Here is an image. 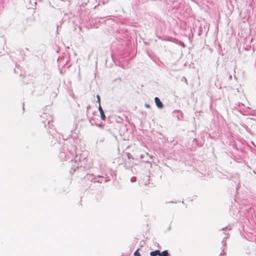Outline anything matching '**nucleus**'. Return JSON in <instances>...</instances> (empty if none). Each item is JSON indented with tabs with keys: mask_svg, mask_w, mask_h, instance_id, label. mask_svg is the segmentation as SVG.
I'll return each instance as SVG.
<instances>
[{
	"mask_svg": "<svg viewBox=\"0 0 256 256\" xmlns=\"http://www.w3.org/2000/svg\"><path fill=\"white\" fill-rule=\"evenodd\" d=\"M126 154L128 159H133L132 156L130 152H126Z\"/></svg>",
	"mask_w": 256,
	"mask_h": 256,
	"instance_id": "nucleus-8",
	"label": "nucleus"
},
{
	"mask_svg": "<svg viewBox=\"0 0 256 256\" xmlns=\"http://www.w3.org/2000/svg\"><path fill=\"white\" fill-rule=\"evenodd\" d=\"M139 249H138L136 251L134 252V256H141L140 254L138 252Z\"/></svg>",
	"mask_w": 256,
	"mask_h": 256,
	"instance_id": "nucleus-9",
	"label": "nucleus"
},
{
	"mask_svg": "<svg viewBox=\"0 0 256 256\" xmlns=\"http://www.w3.org/2000/svg\"><path fill=\"white\" fill-rule=\"evenodd\" d=\"M224 254V250H222V252L220 253V255Z\"/></svg>",
	"mask_w": 256,
	"mask_h": 256,
	"instance_id": "nucleus-16",
	"label": "nucleus"
},
{
	"mask_svg": "<svg viewBox=\"0 0 256 256\" xmlns=\"http://www.w3.org/2000/svg\"><path fill=\"white\" fill-rule=\"evenodd\" d=\"M96 178H98V179H96L94 180V182H99L102 183L103 180V178L101 176H98Z\"/></svg>",
	"mask_w": 256,
	"mask_h": 256,
	"instance_id": "nucleus-7",
	"label": "nucleus"
},
{
	"mask_svg": "<svg viewBox=\"0 0 256 256\" xmlns=\"http://www.w3.org/2000/svg\"><path fill=\"white\" fill-rule=\"evenodd\" d=\"M159 256H170V254L167 250H164L162 252H160Z\"/></svg>",
	"mask_w": 256,
	"mask_h": 256,
	"instance_id": "nucleus-6",
	"label": "nucleus"
},
{
	"mask_svg": "<svg viewBox=\"0 0 256 256\" xmlns=\"http://www.w3.org/2000/svg\"><path fill=\"white\" fill-rule=\"evenodd\" d=\"M222 244L223 246H225L226 245V240H223L222 242Z\"/></svg>",
	"mask_w": 256,
	"mask_h": 256,
	"instance_id": "nucleus-14",
	"label": "nucleus"
},
{
	"mask_svg": "<svg viewBox=\"0 0 256 256\" xmlns=\"http://www.w3.org/2000/svg\"><path fill=\"white\" fill-rule=\"evenodd\" d=\"M22 106H23V110H24V103L22 104Z\"/></svg>",
	"mask_w": 256,
	"mask_h": 256,
	"instance_id": "nucleus-20",
	"label": "nucleus"
},
{
	"mask_svg": "<svg viewBox=\"0 0 256 256\" xmlns=\"http://www.w3.org/2000/svg\"><path fill=\"white\" fill-rule=\"evenodd\" d=\"M42 118L43 119L46 118V120H42V122L44 123L45 127H46L47 125L48 126V132L53 136L54 129L52 128L53 124H51V122H52V118L48 114H44L42 116Z\"/></svg>",
	"mask_w": 256,
	"mask_h": 256,
	"instance_id": "nucleus-1",
	"label": "nucleus"
},
{
	"mask_svg": "<svg viewBox=\"0 0 256 256\" xmlns=\"http://www.w3.org/2000/svg\"><path fill=\"white\" fill-rule=\"evenodd\" d=\"M154 102L156 106L159 108H162L164 107V105L162 102L160 101V98L158 97H156L154 98Z\"/></svg>",
	"mask_w": 256,
	"mask_h": 256,
	"instance_id": "nucleus-2",
	"label": "nucleus"
},
{
	"mask_svg": "<svg viewBox=\"0 0 256 256\" xmlns=\"http://www.w3.org/2000/svg\"><path fill=\"white\" fill-rule=\"evenodd\" d=\"M85 178L94 182V180L98 179V178H96L92 174H87L85 176Z\"/></svg>",
	"mask_w": 256,
	"mask_h": 256,
	"instance_id": "nucleus-3",
	"label": "nucleus"
},
{
	"mask_svg": "<svg viewBox=\"0 0 256 256\" xmlns=\"http://www.w3.org/2000/svg\"><path fill=\"white\" fill-rule=\"evenodd\" d=\"M160 254V250H155L154 251H152L150 252V256H158Z\"/></svg>",
	"mask_w": 256,
	"mask_h": 256,
	"instance_id": "nucleus-5",
	"label": "nucleus"
},
{
	"mask_svg": "<svg viewBox=\"0 0 256 256\" xmlns=\"http://www.w3.org/2000/svg\"><path fill=\"white\" fill-rule=\"evenodd\" d=\"M228 238V237L226 236L225 238H224V239H223V240H226V238Z\"/></svg>",
	"mask_w": 256,
	"mask_h": 256,
	"instance_id": "nucleus-18",
	"label": "nucleus"
},
{
	"mask_svg": "<svg viewBox=\"0 0 256 256\" xmlns=\"http://www.w3.org/2000/svg\"><path fill=\"white\" fill-rule=\"evenodd\" d=\"M122 82V79L121 78H118L116 79H115L113 80V82Z\"/></svg>",
	"mask_w": 256,
	"mask_h": 256,
	"instance_id": "nucleus-11",
	"label": "nucleus"
},
{
	"mask_svg": "<svg viewBox=\"0 0 256 256\" xmlns=\"http://www.w3.org/2000/svg\"><path fill=\"white\" fill-rule=\"evenodd\" d=\"M96 98L98 99V102L99 103V105H100V96L99 95H97Z\"/></svg>",
	"mask_w": 256,
	"mask_h": 256,
	"instance_id": "nucleus-13",
	"label": "nucleus"
},
{
	"mask_svg": "<svg viewBox=\"0 0 256 256\" xmlns=\"http://www.w3.org/2000/svg\"><path fill=\"white\" fill-rule=\"evenodd\" d=\"M226 228H226V227L224 228H222V230H224L225 229H226Z\"/></svg>",
	"mask_w": 256,
	"mask_h": 256,
	"instance_id": "nucleus-19",
	"label": "nucleus"
},
{
	"mask_svg": "<svg viewBox=\"0 0 256 256\" xmlns=\"http://www.w3.org/2000/svg\"><path fill=\"white\" fill-rule=\"evenodd\" d=\"M130 181L132 182H136V176H132L130 178Z\"/></svg>",
	"mask_w": 256,
	"mask_h": 256,
	"instance_id": "nucleus-10",
	"label": "nucleus"
},
{
	"mask_svg": "<svg viewBox=\"0 0 256 256\" xmlns=\"http://www.w3.org/2000/svg\"><path fill=\"white\" fill-rule=\"evenodd\" d=\"M145 106H146V108H150V106L148 104H145Z\"/></svg>",
	"mask_w": 256,
	"mask_h": 256,
	"instance_id": "nucleus-15",
	"label": "nucleus"
},
{
	"mask_svg": "<svg viewBox=\"0 0 256 256\" xmlns=\"http://www.w3.org/2000/svg\"><path fill=\"white\" fill-rule=\"evenodd\" d=\"M94 118H91L90 120V122L92 124V125L94 124Z\"/></svg>",
	"mask_w": 256,
	"mask_h": 256,
	"instance_id": "nucleus-12",
	"label": "nucleus"
},
{
	"mask_svg": "<svg viewBox=\"0 0 256 256\" xmlns=\"http://www.w3.org/2000/svg\"><path fill=\"white\" fill-rule=\"evenodd\" d=\"M98 110L100 114V118L102 120H106V116L104 114V112L102 108L100 106V104L98 106Z\"/></svg>",
	"mask_w": 256,
	"mask_h": 256,
	"instance_id": "nucleus-4",
	"label": "nucleus"
},
{
	"mask_svg": "<svg viewBox=\"0 0 256 256\" xmlns=\"http://www.w3.org/2000/svg\"><path fill=\"white\" fill-rule=\"evenodd\" d=\"M61 60H62V58H60H60H58V62L59 63L60 62Z\"/></svg>",
	"mask_w": 256,
	"mask_h": 256,
	"instance_id": "nucleus-17",
	"label": "nucleus"
}]
</instances>
